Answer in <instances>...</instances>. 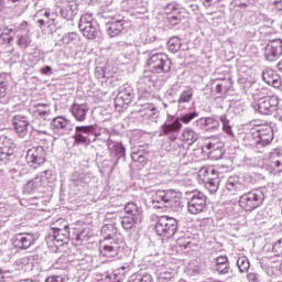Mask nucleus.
Here are the masks:
<instances>
[{"mask_svg":"<svg viewBox=\"0 0 282 282\" xmlns=\"http://www.w3.org/2000/svg\"><path fill=\"white\" fill-rule=\"evenodd\" d=\"M147 67L151 74H169L173 62L166 53H154L148 58Z\"/></svg>","mask_w":282,"mask_h":282,"instance_id":"obj_1","label":"nucleus"},{"mask_svg":"<svg viewBox=\"0 0 282 282\" xmlns=\"http://www.w3.org/2000/svg\"><path fill=\"white\" fill-rule=\"evenodd\" d=\"M162 14L165 19V23L172 28L180 25L182 20L186 19V10H184V8L176 2H170L163 7Z\"/></svg>","mask_w":282,"mask_h":282,"instance_id":"obj_2","label":"nucleus"},{"mask_svg":"<svg viewBox=\"0 0 282 282\" xmlns=\"http://www.w3.org/2000/svg\"><path fill=\"white\" fill-rule=\"evenodd\" d=\"M238 204L246 213H252L263 204V193L259 189L245 193L240 196Z\"/></svg>","mask_w":282,"mask_h":282,"instance_id":"obj_3","label":"nucleus"},{"mask_svg":"<svg viewBox=\"0 0 282 282\" xmlns=\"http://www.w3.org/2000/svg\"><path fill=\"white\" fill-rule=\"evenodd\" d=\"M154 230L160 237L169 239L177 232V220L173 217L161 216L155 224Z\"/></svg>","mask_w":282,"mask_h":282,"instance_id":"obj_4","label":"nucleus"},{"mask_svg":"<svg viewBox=\"0 0 282 282\" xmlns=\"http://www.w3.org/2000/svg\"><path fill=\"white\" fill-rule=\"evenodd\" d=\"M202 151L208 155L209 160H221L224 158V142L217 137L210 138L202 145Z\"/></svg>","mask_w":282,"mask_h":282,"instance_id":"obj_5","label":"nucleus"},{"mask_svg":"<svg viewBox=\"0 0 282 282\" xmlns=\"http://www.w3.org/2000/svg\"><path fill=\"white\" fill-rule=\"evenodd\" d=\"M251 135L253 140H256V144H261L265 147L274 140V132L272 131V127L270 124H260L256 126L251 129Z\"/></svg>","mask_w":282,"mask_h":282,"instance_id":"obj_6","label":"nucleus"},{"mask_svg":"<svg viewBox=\"0 0 282 282\" xmlns=\"http://www.w3.org/2000/svg\"><path fill=\"white\" fill-rule=\"evenodd\" d=\"M47 158V152L45 151V148L43 147H35L26 152V162L33 169H36V166H41V164H45V160Z\"/></svg>","mask_w":282,"mask_h":282,"instance_id":"obj_7","label":"nucleus"},{"mask_svg":"<svg viewBox=\"0 0 282 282\" xmlns=\"http://www.w3.org/2000/svg\"><path fill=\"white\" fill-rule=\"evenodd\" d=\"M34 243H36V236H34V234L21 232L12 238V246L15 250H28V248H32Z\"/></svg>","mask_w":282,"mask_h":282,"instance_id":"obj_8","label":"nucleus"},{"mask_svg":"<svg viewBox=\"0 0 282 282\" xmlns=\"http://www.w3.org/2000/svg\"><path fill=\"white\" fill-rule=\"evenodd\" d=\"M276 107H279V98L276 96L260 98L257 104V109L262 116L274 113Z\"/></svg>","mask_w":282,"mask_h":282,"instance_id":"obj_9","label":"nucleus"},{"mask_svg":"<svg viewBox=\"0 0 282 282\" xmlns=\"http://www.w3.org/2000/svg\"><path fill=\"white\" fill-rule=\"evenodd\" d=\"M206 208V197L202 193L194 194L187 203V212L191 215H199Z\"/></svg>","mask_w":282,"mask_h":282,"instance_id":"obj_10","label":"nucleus"},{"mask_svg":"<svg viewBox=\"0 0 282 282\" xmlns=\"http://www.w3.org/2000/svg\"><path fill=\"white\" fill-rule=\"evenodd\" d=\"M267 61H276L282 54V42L281 40H275L270 42L264 51Z\"/></svg>","mask_w":282,"mask_h":282,"instance_id":"obj_11","label":"nucleus"},{"mask_svg":"<svg viewBox=\"0 0 282 282\" xmlns=\"http://www.w3.org/2000/svg\"><path fill=\"white\" fill-rule=\"evenodd\" d=\"M123 213L128 217H132L141 223L144 219V212L142 210V207L138 206L135 203H127L123 208Z\"/></svg>","mask_w":282,"mask_h":282,"instance_id":"obj_12","label":"nucleus"},{"mask_svg":"<svg viewBox=\"0 0 282 282\" xmlns=\"http://www.w3.org/2000/svg\"><path fill=\"white\" fill-rule=\"evenodd\" d=\"M182 204V194L180 192L169 189L165 191V208H177Z\"/></svg>","mask_w":282,"mask_h":282,"instance_id":"obj_13","label":"nucleus"},{"mask_svg":"<svg viewBox=\"0 0 282 282\" xmlns=\"http://www.w3.org/2000/svg\"><path fill=\"white\" fill-rule=\"evenodd\" d=\"M133 102V97L131 94L127 91H121L117 95L115 98V109H118V111L122 109H127Z\"/></svg>","mask_w":282,"mask_h":282,"instance_id":"obj_14","label":"nucleus"},{"mask_svg":"<svg viewBox=\"0 0 282 282\" xmlns=\"http://www.w3.org/2000/svg\"><path fill=\"white\" fill-rule=\"evenodd\" d=\"M28 127H30V121H28V117L15 115L13 117V129L20 135L28 133Z\"/></svg>","mask_w":282,"mask_h":282,"instance_id":"obj_15","label":"nucleus"},{"mask_svg":"<svg viewBox=\"0 0 282 282\" xmlns=\"http://www.w3.org/2000/svg\"><path fill=\"white\" fill-rule=\"evenodd\" d=\"M226 188L231 193V195H239V193L246 191V184L241 183L239 177L231 176L227 181Z\"/></svg>","mask_w":282,"mask_h":282,"instance_id":"obj_16","label":"nucleus"},{"mask_svg":"<svg viewBox=\"0 0 282 282\" xmlns=\"http://www.w3.org/2000/svg\"><path fill=\"white\" fill-rule=\"evenodd\" d=\"M269 166L274 173H282V152L275 150L270 153Z\"/></svg>","mask_w":282,"mask_h":282,"instance_id":"obj_17","label":"nucleus"},{"mask_svg":"<svg viewBox=\"0 0 282 282\" xmlns=\"http://www.w3.org/2000/svg\"><path fill=\"white\" fill-rule=\"evenodd\" d=\"M163 135H175L182 131V122L175 119L173 122H166L161 127Z\"/></svg>","mask_w":282,"mask_h":282,"instance_id":"obj_18","label":"nucleus"},{"mask_svg":"<svg viewBox=\"0 0 282 282\" xmlns=\"http://www.w3.org/2000/svg\"><path fill=\"white\" fill-rule=\"evenodd\" d=\"M214 268L219 274H228L230 272V262L227 256H219L215 259Z\"/></svg>","mask_w":282,"mask_h":282,"instance_id":"obj_19","label":"nucleus"},{"mask_svg":"<svg viewBox=\"0 0 282 282\" xmlns=\"http://www.w3.org/2000/svg\"><path fill=\"white\" fill-rule=\"evenodd\" d=\"M279 78H281V76L274 69L267 68L262 73V80H264L267 85H271V87L279 86Z\"/></svg>","mask_w":282,"mask_h":282,"instance_id":"obj_20","label":"nucleus"},{"mask_svg":"<svg viewBox=\"0 0 282 282\" xmlns=\"http://www.w3.org/2000/svg\"><path fill=\"white\" fill-rule=\"evenodd\" d=\"M119 250L120 246H118V242H110L104 245L100 249V252L102 257H106V259H113L115 257H118Z\"/></svg>","mask_w":282,"mask_h":282,"instance_id":"obj_21","label":"nucleus"},{"mask_svg":"<svg viewBox=\"0 0 282 282\" xmlns=\"http://www.w3.org/2000/svg\"><path fill=\"white\" fill-rule=\"evenodd\" d=\"M34 116L40 120H47L52 113V109L50 108V104H36L34 106Z\"/></svg>","mask_w":282,"mask_h":282,"instance_id":"obj_22","label":"nucleus"},{"mask_svg":"<svg viewBox=\"0 0 282 282\" xmlns=\"http://www.w3.org/2000/svg\"><path fill=\"white\" fill-rule=\"evenodd\" d=\"M181 138L184 144H187L188 147H193V144H195V142L199 140V134H197L195 130L191 128H185L181 134Z\"/></svg>","mask_w":282,"mask_h":282,"instance_id":"obj_23","label":"nucleus"},{"mask_svg":"<svg viewBox=\"0 0 282 282\" xmlns=\"http://www.w3.org/2000/svg\"><path fill=\"white\" fill-rule=\"evenodd\" d=\"M87 105H73L72 113L77 122H85V119L87 118Z\"/></svg>","mask_w":282,"mask_h":282,"instance_id":"obj_24","label":"nucleus"},{"mask_svg":"<svg viewBox=\"0 0 282 282\" xmlns=\"http://www.w3.org/2000/svg\"><path fill=\"white\" fill-rule=\"evenodd\" d=\"M210 175H214L215 177H219V172H217L215 167H206V166H203L198 171V180L204 184H206V182H209V180H212Z\"/></svg>","mask_w":282,"mask_h":282,"instance_id":"obj_25","label":"nucleus"},{"mask_svg":"<svg viewBox=\"0 0 282 282\" xmlns=\"http://www.w3.org/2000/svg\"><path fill=\"white\" fill-rule=\"evenodd\" d=\"M230 89H232L231 78H221L216 85V93L221 94L223 96H226Z\"/></svg>","mask_w":282,"mask_h":282,"instance_id":"obj_26","label":"nucleus"},{"mask_svg":"<svg viewBox=\"0 0 282 282\" xmlns=\"http://www.w3.org/2000/svg\"><path fill=\"white\" fill-rule=\"evenodd\" d=\"M122 30H124V23L122 22V20L108 23L107 32L109 36H118L120 32H122Z\"/></svg>","mask_w":282,"mask_h":282,"instance_id":"obj_27","label":"nucleus"},{"mask_svg":"<svg viewBox=\"0 0 282 282\" xmlns=\"http://www.w3.org/2000/svg\"><path fill=\"white\" fill-rule=\"evenodd\" d=\"M152 206H153V208H166V205H165V191H158L152 196Z\"/></svg>","mask_w":282,"mask_h":282,"instance_id":"obj_28","label":"nucleus"},{"mask_svg":"<svg viewBox=\"0 0 282 282\" xmlns=\"http://www.w3.org/2000/svg\"><path fill=\"white\" fill-rule=\"evenodd\" d=\"M138 224H142V221L131 216H127V214H124V216L121 218V226L124 230H133Z\"/></svg>","mask_w":282,"mask_h":282,"instance_id":"obj_29","label":"nucleus"},{"mask_svg":"<svg viewBox=\"0 0 282 282\" xmlns=\"http://www.w3.org/2000/svg\"><path fill=\"white\" fill-rule=\"evenodd\" d=\"M51 127L53 131L65 130L69 127V120L65 119V117H56L53 119Z\"/></svg>","mask_w":282,"mask_h":282,"instance_id":"obj_30","label":"nucleus"},{"mask_svg":"<svg viewBox=\"0 0 282 282\" xmlns=\"http://www.w3.org/2000/svg\"><path fill=\"white\" fill-rule=\"evenodd\" d=\"M182 47V41L177 36H173L167 41V50L169 52H172L175 54L176 52H180Z\"/></svg>","mask_w":282,"mask_h":282,"instance_id":"obj_31","label":"nucleus"},{"mask_svg":"<svg viewBox=\"0 0 282 282\" xmlns=\"http://www.w3.org/2000/svg\"><path fill=\"white\" fill-rule=\"evenodd\" d=\"M205 188L210 193V195H215L217 191H219V178H210L205 183Z\"/></svg>","mask_w":282,"mask_h":282,"instance_id":"obj_32","label":"nucleus"},{"mask_svg":"<svg viewBox=\"0 0 282 282\" xmlns=\"http://www.w3.org/2000/svg\"><path fill=\"white\" fill-rule=\"evenodd\" d=\"M39 186H41V181H39V178L31 180L24 185V193L30 195L31 193H34Z\"/></svg>","mask_w":282,"mask_h":282,"instance_id":"obj_33","label":"nucleus"},{"mask_svg":"<svg viewBox=\"0 0 282 282\" xmlns=\"http://www.w3.org/2000/svg\"><path fill=\"white\" fill-rule=\"evenodd\" d=\"M237 267L240 272H248L250 270V260L246 256H241L237 260Z\"/></svg>","mask_w":282,"mask_h":282,"instance_id":"obj_34","label":"nucleus"},{"mask_svg":"<svg viewBox=\"0 0 282 282\" xmlns=\"http://www.w3.org/2000/svg\"><path fill=\"white\" fill-rule=\"evenodd\" d=\"M79 30L80 32H83L86 39H96V34H98V32L96 31V26H94V24H90L89 26H82L79 28Z\"/></svg>","mask_w":282,"mask_h":282,"instance_id":"obj_35","label":"nucleus"},{"mask_svg":"<svg viewBox=\"0 0 282 282\" xmlns=\"http://www.w3.org/2000/svg\"><path fill=\"white\" fill-rule=\"evenodd\" d=\"M220 122L223 124V131L227 133V135L235 138V133H232V127L230 126V121L226 115L220 116Z\"/></svg>","mask_w":282,"mask_h":282,"instance_id":"obj_36","label":"nucleus"},{"mask_svg":"<svg viewBox=\"0 0 282 282\" xmlns=\"http://www.w3.org/2000/svg\"><path fill=\"white\" fill-rule=\"evenodd\" d=\"M50 12L48 11H44L40 10L37 11V13L35 14L36 18H39L37 23L40 25V28H43L45 25V23H50Z\"/></svg>","mask_w":282,"mask_h":282,"instance_id":"obj_37","label":"nucleus"},{"mask_svg":"<svg viewBox=\"0 0 282 282\" xmlns=\"http://www.w3.org/2000/svg\"><path fill=\"white\" fill-rule=\"evenodd\" d=\"M17 44L22 47V50H28L30 47V44L32 43V40L30 39V35H18L17 37Z\"/></svg>","mask_w":282,"mask_h":282,"instance_id":"obj_38","label":"nucleus"},{"mask_svg":"<svg viewBox=\"0 0 282 282\" xmlns=\"http://www.w3.org/2000/svg\"><path fill=\"white\" fill-rule=\"evenodd\" d=\"M205 8L209 10H219L224 0H200Z\"/></svg>","mask_w":282,"mask_h":282,"instance_id":"obj_39","label":"nucleus"},{"mask_svg":"<svg viewBox=\"0 0 282 282\" xmlns=\"http://www.w3.org/2000/svg\"><path fill=\"white\" fill-rule=\"evenodd\" d=\"M94 25V15L91 13H85L80 17L79 28H87Z\"/></svg>","mask_w":282,"mask_h":282,"instance_id":"obj_40","label":"nucleus"},{"mask_svg":"<svg viewBox=\"0 0 282 282\" xmlns=\"http://www.w3.org/2000/svg\"><path fill=\"white\" fill-rule=\"evenodd\" d=\"M159 282H175V272L172 271H165L160 273Z\"/></svg>","mask_w":282,"mask_h":282,"instance_id":"obj_41","label":"nucleus"},{"mask_svg":"<svg viewBox=\"0 0 282 282\" xmlns=\"http://www.w3.org/2000/svg\"><path fill=\"white\" fill-rule=\"evenodd\" d=\"M197 116H199V113L197 112L186 113L182 117H177L176 120H178V122H183V124H189L192 120H195V118H197Z\"/></svg>","mask_w":282,"mask_h":282,"instance_id":"obj_42","label":"nucleus"},{"mask_svg":"<svg viewBox=\"0 0 282 282\" xmlns=\"http://www.w3.org/2000/svg\"><path fill=\"white\" fill-rule=\"evenodd\" d=\"M193 100V90H184L178 98V105H184Z\"/></svg>","mask_w":282,"mask_h":282,"instance_id":"obj_43","label":"nucleus"},{"mask_svg":"<svg viewBox=\"0 0 282 282\" xmlns=\"http://www.w3.org/2000/svg\"><path fill=\"white\" fill-rule=\"evenodd\" d=\"M54 241H57L58 242H62L63 241H67V234H64V230L63 229H59V228H54Z\"/></svg>","mask_w":282,"mask_h":282,"instance_id":"obj_44","label":"nucleus"},{"mask_svg":"<svg viewBox=\"0 0 282 282\" xmlns=\"http://www.w3.org/2000/svg\"><path fill=\"white\" fill-rule=\"evenodd\" d=\"M145 116L147 118H155L160 115V110H158V108H155V106H153V104H150L147 108H145Z\"/></svg>","mask_w":282,"mask_h":282,"instance_id":"obj_45","label":"nucleus"},{"mask_svg":"<svg viewBox=\"0 0 282 282\" xmlns=\"http://www.w3.org/2000/svg\"><path fill=\"white\" fill-rule=\"evenodd\" d=\"M191 243H193V240L188 236H181L177 239V245L180 246V248H189Z\"/></svg>","mask_w":282,"mask_h":282,"instance_id":"obj_46","label":"nucleus"},{"mask_svg":"<svg viewBox=\"0 0 282 282\" xmlns=\"http://www.w3.org/2000/svg\"><path fill=\"white\" fill-rule=\"evenodd\" d=\"M274 257H282V239L278 240L272 248Z\"/></svg>","mask_w":282,"mask_h":282,"instance_id":"obj_47","label":"nucleus"},{"mask_svg":"<svg viewBox=\"0 0 282 282\" xmlns=\"http://www.w3.org/2000/svg\"><path fill=\"white\" fill-rule=\"evenodd\" d=\"M75 130L82 133H91L94 131V126H77Z\"/></svg>","mask_w":282,"mask_h":282,"instance_id":"obj_48","label":"nucleus"},{"mask_svg":"<svg viewBox=\"0 0 282 282\" xmlns=\"http://www.w3.org/2000/svg\"><path fill=\"white\" fill-rule=\"evenodd\" d=\"M247 281L248 282H259V274L254 272H250L247 274Z\"/></svg>","mask_w":282,"mask_h":282,"instance_id":"obj_49","label":"nucleus"},{"mask_svg":"<svg viewBox=\"0 0 282 282\" xmlns=\"http://www.w3.org/2000/svg\"><path fill=\"white\" fill-rule=\"evenodd\" d=\"M45 282H64V280L61 275H51L45 280Z\"/></svg>","mask_w":282,"mask_h":282,"instance_id":"obj_50","label":"nucleus"},{"mask_svg":"<svg viewBox=\"0 0 282 282\" xmlns=\"http://www.w3.org/2000/svg\"><path fill=\"white\" fill-rule=\"evenodd\" d=\"M1 282H14V278L9 272H4Z\"/></svg>","mask_w":282,"mask_h":282,"instance_id":"obj_51","label":"nucleus"},{"mask_svg":"<svg viewBox=\"0 0 282 282\" xmlns=\"http://www.w3.org/2000/svg\"><path fill=\"white\" fill-rule=\"evenodd\" d=\"M8 88L6 87V83H0V98H6V94Z\"/></svg>","mask_w":282,"mask_h":282,"instance_id":"obj_52","label":"nucleus"},{"mask_svg":"<svg viewBox=\"0 0 282 282\" xmlns=\"http://www.w3.org/2000/svg\"><path fill=\"white\" fill-rule=\"evenodd\" d=\"M75 142H82L85 144L87 142V137L83 135L82 133H77L75 135Z\"/></svg>","mask_w":282,"mask_h":282,"instance_id":"obj_53","label":"nucleus"},{"mask_svg":"<svg viewBox=\"0 0 282 282\" xmlns=\"http://www.w3.org/2000/svg\"><path fill=\"white\" fill-rule=\"evenodd\" d=\"M41 74H44V76H47L52 74V66H45L40 69Z\"/></svg>","mask_w":282,"mask_h":282,"instance_id":"obj_54","label":"nucleus"},{"mask_svg":"<svg viewBox=\"0 0 282 282\" xmlns=\"http://www.w3.org/2000/svg\"><path fill=\"white\" fill-rule=\"evenodd\" d=\"M273 6L276 8V10L282 11V0H273Z\"/></svg>","mask_w":282,"mask_h":282,"instance_id":"obj_55","label":"nucleus"},{"mask_svg":"<svg viewBox=\"0 0 282 282\" xmlns=\"http://www.w3.org/2000/svg\"><path fill=\"white\" fill-rule=\"evenodd\" d=\"M204 122H205V124H213V122H215V120L213 118L208 117V118L204 119Z\"/></svg>","mask_w":282,"mask_h":282,"instance_id":"obj_56","label":"nucleus"},{"mask_svg":"<svg viewBox=\"0 0 282 282\" xmlns=\"http://www.w3.org/2000/svg\"><path fill=\"white\" fill-rule=\"evenodd\" d=\"M275 89H281L282 91V77L278 79V86H275Z\"/></svg>","mask_w":282,"mask_h":282,"instance_id":"obj_57","label":"nucleus"},{"mask_svg":"<svg viewBox=\"0 0 282 282\" xmlns=\"http://www.w3.org/2000/svg\"><path fill=\"white\" fill-rule=\"evenodd\" d=\"M9 1H11L12 3H17V1H19V0H9Z\"/></svg>","mask_w":282,"mask_h":282,"instance_id":"obj_58","label":"nucleus"},{"mask_svg":"<svg viewBox=\"0 0 282 282\" xmlns=\"http://www.w3.org/2000/svg\"><path fill=\"white\" fill-rule=\"evenodd\" d=\"M178 282H186L185 280H180Z\"/></svg>","mask_w":282,"mask_h":282,"instance_id":"obj_59","label":"nucleus"},{"mask_svg":"<svg viewBox=\"0 0 282 282\" xmlns=\"http://www.w3.org/2000/svg\"><path fill=\"white\" fill-rule=\"evenodd\" d=\"M12 40H13V39H12V37H10V39H9V43H10V41H12Z\"/></svg>","mask_w":282,"mask_h":282,"instance_id":"obj_60","label":"nucleus"}]
</instances>
